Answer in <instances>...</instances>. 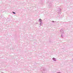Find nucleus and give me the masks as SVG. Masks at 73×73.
<instances>
[{
  "mask_svg": "<svg viewBox=\"0 0 73 73\" xmlns=\"http://www.w3.org/2000/svg\"><path fill=\"white\" fill-rule=\"evenodd\" d=\"M13 13H14V14H15L16 13H15L14 12H13Z\"/></svg>",
  "mask_w": 73,
  "mask_h": 73,
  "instance_id": "f03ea898",
  "label": "nucleus"
},
{
  "mask_svg": "<svg viewBox=\"0 0 73 73\" xmlns=\"http://www.w3.org/2000/svg\"><path fill=\"white\" fill-rule=\"evenodd\" d=\"M39 21H40V22H41L42 21V20H41V19H40Z\"/></svg>",
  "mask_w": 73,
  "mask_h": 73,
  "instance_id": "f257e3e1",
  "label": "nucleus"
}]
</instances>
